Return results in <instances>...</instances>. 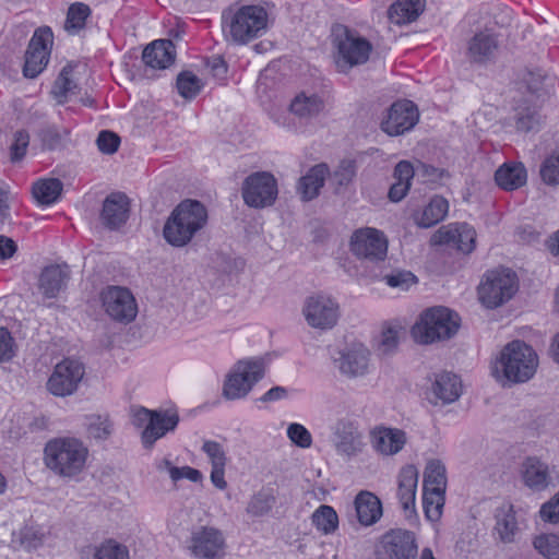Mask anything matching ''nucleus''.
I'll return each mask as SVG.
<instances>
[{
  "label": "nucleus",
  "mask_w": 559,
  "mask_h": 559,
  "mask_svg": "<svg viewBox=\"0 0 559 559\" xmlns=\"http://www.w3.org/2000/svg\"><path fill=\"white\" fill-rule=\"evenodd\" d=\"M334 44L337 48L336 66L340 71L365 63L372 50L371 44L345 26L334 31Z\"/></svg>",
  "instance_id": "7"
},
{
  "label": "nucleus",
  "mask_w": 559,
  "mask_h": 559,
  "mask_svg": "<svg viewBox=\"0 0 559 559\" xmlns=\"http://www.w3.org/2000/svg\"><path fill=\"white\" fill-rule=\"evenodd\" d=\"M514 122L518 131L527 133L538 131L543 119L538 108L524 100L515 108Z\"/></svg>",
  "instance_id": "34"
},
{
  "label": "nucleus",
  "mask_w": 559,
  "mask_h": 559,
  "mask_svg": "<svg viewBox=\"0 0 559 559\" xmlns=\"http://www.w3.org/2000/svg\"><path fill=\"white\" fill-rule=\"evenodd\" d=\"M287 437L299 448L308 449L312 444L311 433L300 424H290L287 428Z\"/></svg>",
  "instance_id": "54"
},
{
  "label": "nucleus",
  "mask_w": 559,
  "mask_h": 559,
  "mask_svg": "<svg viewBox=\"0 0 559 559\" xmlns=\"http://www.w3.org/2000/svg\"><path fill=\"white\" fill-rule=\"evenodd\" d=\"M91 15V9L87 4L75 2L70 5L66 20V29L72 34L84 28L86 19Z\"/></svg>",
  "instance_id": "48"
},
{
  "label": "nucleus",
  "mask_w": 559,
  "mask_h": 559,
  "mask_svg": "<svg viewBox=\"0 0 559 559\" xmlns=\"http://www.w3.org/2000/svg\"><path fill=\"white\" fill-rule=\"evenodd\" d=\"M265 365L260 358L237 361L226 374L222 396L227 401L245 399L264 377Z\"/></svg>",
  "instance_id": "6"
},
{
  "label": "nucleus",
  "mask_w": 559,
  "mask_h": 559,
  "mask_svg": "<svg viewBox=\"0 0 559 559\" xmlns=\"http://www.w3.org/2000/svg\"><path fill=\"white\" fill-rule=\"evenodd\" d=\"M29 144V134L25 130H17L13 134V141L10 145V159L13 163L20 162L26 154Z\"/></svg>",
  "instance_id": "53"
},
{
  "label": "nucleus",
  "mask_w": 559,
  "mask_h": 559,
  "mask_svg": "<svg viewBox=\"0 0 559 559\" xmlns=\"http://www.w3.org/2000/svg\"><path fill=\"white\" fill-rule=\"evenodd\" d=\"M350 250L358 258L370 261L383 260L388 252V240L384 234L376 228H360L350 238Z\"/></svg>",
  "instance_id": "16"
},
{
  "label": "nucleus",
  "mask_w": 559,
  "mask_h": 559,
  "mask_svg": "<svg viewBox=\"0 0 559 559\" xmlns=\"http://www.w3.org/2000/svg\"><path fill=\"white\" fill-rule=\"evenodd\" d=\"M334 361L342 374L348 378L362 377L369 369L370 352L362 344H352L340 350Z\"/></svg>",
  "instance_id": "19"
},
{
  "label": "nucleus",
  "mask_w": 559,
  "mask_h": 559,
  "mask_svg": "<svg viewBox=\"0 0 559 559\" xmlns=\"http://www.w3.org/2000/svg\"><path fill=\"white\" fill-rule=\"evenodd\" d=\"M539 513L546 522L554 524L559 522V490L551 500L543 504Z\"/></svg>",
  "instance_id": "60"
},
{
  "label": "nucleus",
  "mask_w": 559,
  "mask_h": 559,
  "mask_svg": "<svg viewBox=\"0 0 559 559\" xmlns=\"http://www.w3.org/2000/svg\"><path fill=\"white\" fill-rule=\"evenodd\" d=\"M202 450L211 460L212 467L226 465V455L223 447L216 441H205L202 445Z\"/></svg>",
  "instance_id": "57"
},
{
  "label": "nucleus",
  "mask_w": 559,
  "mask_h": 559,
  "mask_svg": "<svg viewBox=\"0 0 559 559\" xmlns=\"http://www.w3.org/2000/svg\"><path fill=\"white\" fill-rule=\"evenodd\" d=\"M102 306L105 313L114 321L128 324L138 314V304L127 287L108 286L100 293Z\"/></svg>",
  "instance_id": "11"
},
{
  "label": "nucleus",
  "mask_w": 559,
  "mask_h": 559,
  "mask_svg": "<svg viewBox=\"0 0 559 559\" xmlns=\"http://www.w3.org/2000/svg\"><path fill=\"white\" fill-rule=\"evenodd\" d=\"M540 177L547 185L559 183V152L549 155L540 166Z\"/></svg>",
  "instance_id": "52"
},
{
  "label": "nucleus",
  "mask_w": 559,
  "mask_h": 559,
  "mask_svg": "<svg viewBox=\"0 0 559 559\" xmlns=\"http://www.w3.org/2000/svg\"><path fill=\"white\" fill-rule=\"evenodd\" d=\"M14 341L5 328H0V361H8L14 355Z\"/></svg>",
  "instance_id": "61"
},
{
  "label": "nucleus",
  "mask_w": 559,
  "mask_h": 559,
  "mask_svg": "<svg viewBox=\"0 0 559 559\" xmlns=\"http://www.w3.org/2000/svg\"><path fill=\"white\" fill-rule=\"evenodd\" d=\"M386 284L391 287L407 289L409 285L416 282V276L406 271L389 274L384 277Z\"/></svg>",
  "instance_id": "58"
},
{
  "label": "nucleus",
  "mask_w": 559,
  "mask_h": 559,
  "mask_svg": "<svg viewBox=\"0 0 559 559\" xmlns=\"http://www.w3.org/2000/svg\"><path fill=\"white\" fill-rule=\"evenodd\" d=\"M324 109V100L317 94H298L290 103V111L300 119H311Z\"/></svg>",
  "instance_id": "33"
},
{
  "label": "nucleus",
  "mask_w": 559,
  "mask_h": 559,
  "mask_svg": "<svg viewBox=\"0 0 559 559\" xmlns=\"http://www.w3.org/2000/svg\"><path fill=\"white\" fill-rule=\"evenodd\" d=\"M96 144L102 153L114 154L119 147L120 138L112 131L103 130L97 136Z\"/></svg>",
  "instance_id": "55"
},
{
  "label": "nucleus",
  "mask_w": 559,
  "mask_h": 559,
  "mask_svg": "<svg viewBox=\"0 0 559 559\" xmlns=\"http://www.w3.org/2000/svg\"><path fill=\"white\" fill-rule=\"evenodd\" d=\"M225 540L222 533L213 527H201L190 537L189 549L199 559H222Z\"/></svg>",
  "instance_id": "17"
},
{
  "label": "nucleus",
  "mask_w": 559,
  "mask_h": 559,
  "mask_svg": "<svg viewBox=\"0 0 559 559\" xmlns=\"http://www.w3.org/2000/svg\"><path fill=\"white\" fill-rule=\"evenodd\" d=\"M176 59V48L170 39H157L145 47L142 60L146 68L164 70Z\"/></svg>",
  "instance_id": "25"
},
{
  "label": "nucleus",
  "mask_w": 559,
  "mask_h": 559,
  "mask_svg": "<svg viewBox=\"0 0 559 559\" xmlns=\"http://www.w3.org/2000/svg\"><path fill=\"white\" fill-rule=\"evenodd\" d=\"M355 514L364 526L378 522L382 515V504L379 498L367 490L360 491L354 500Z\"/></svg>",
  "instance_id": "27"
},
{
  "label": "nucleus",
  "mask_w": 559,
  "mask_h": 559,
  "mask_svg": "<svg viewBox=\"0 0 559 559\" xmlns=\"http://www.w3.org/2000/svg\"><path fill=\"white\" fill-rule=\"evenodd\" d=\"M176 86L181 97L192 99L201 92L203 84L193 72L182 71L177 76Z\"/></svg>",
  "instance_id": "47"
},
{
  "label": "nucleus",
  "mask_w": 559,
  "mask_h": 559,
  "mask_svg": "<svg viewBox=\"0 0 559 559\" xmlns=\"http://www.w3.org/2000/svg\"><path fill=\"white\" fill-rule=\"evenodd\" d=\"M424 488L443 490L447 489V469L438 460L430 461L424 473Z\"/></svg>",
  "instance_id": "42"
},
{
  "label": "nucleus",
  "mask_w": 559,
  "mask_h": 559,
  "mask_svg": "<svg viewBox=\"0 0 559 559\" xmlns=\"http://www.w3.org/2000/svg\"><path fill=\"white\" fill-rule=\"evenodd\" d=\"M406 433L397 428L376 427L370 432L372 448L382 455L399 453L406 443Z\"/></svg>",
  "instance_id": "23"
},
{
  "label": "nucleus",
  "mask_w": 559,
  "mask_h": 559,
  "mask_svg": "<svg viewBox=\"0 0 559 559\" xmlns=\"http://www.w3.org/2000/svg\"><path fill=\"white\" fill-rule=\"evenodd\" d=\"M448 210V201L440 195H435L421 212L414 214V221L419 227L429 228L440 223Z\"/></svg>",
  "instance_id": "31"
},
{
  "label": "nucleus",
  "mask_w": 559,
  "mask_h": 559,
  "mask_svg": "<svg viewBox=\"0 0 559 559\" xmlns=\"http://www.w3.org/2000/svg\"><path fill=\"white\" fill-rule=\"evenodd\" d=\"M72 68L66 66L53 83L51 93L59 104L67 102L68 97L75 94L78 88L76 83L70 76Z\"/></svg>",
  "instance_id": "45"
},
{
  "label": "nucleus",
  "mask_w": 559,
  "mask_h": 559,
  "mask_svg": "<svg viewBox=\"0 0 559 559\" xmlns=\"http://www.w3.org/2000/svg\"><path fill=\"white\" fill-rule=\"evenodd\" d=\"M498 48L496 37L489 33H477L471 39L468 46L469 57L476 62L489 59Z\"/></svg>",
  "instance_id": "38"
},
{
  "label": "nucleus",
  "mask_w": 559,
  "mask_h": 559,
  "mask_svg": "<svg viewBox=\"0 0 559 559\" xmlns=\"http://www.w3.org/2000/svg\"><path fill=\"white\" fill-rule=\"evenodd\" d=\"M224 33L228 40L243 45L265 33L267 12L261 5L243 4L223 15Z\"/></svg>",
  "instance_id": "3"
},
{
  "label": "nucleus",
  "mask_w": 559,
  "mask_h": 559,
  "mask_svg": "<svg viewBox=\"0 0 559 559\" xmlns=\"http://www.w3.org/2000/svg\"><path fill=\"white\" fill-rule=\"evenodd\" d=\"M424 11V0H397L389 9L390 19L396 24L415 21Z\"/></svg>",
  "instance_id": "36"
},
{
  "label": "nucleus",
  "mask_w": 559,
  "mask_h": 559,
  "mask_svg": "<svg viewBox=\"0 0 559 559\" xmlns=\"http://www.w3.org/2000/svg\"><path fill=\"white\" fill-rule=\"evenodd\" d=\"M418 484V471L414 465L401 468L397 476V498L405 512L415 511V497Z\"/></svg>",
  "instance_id": "26"
},
{
  "label": "nucleus",
  "mask_w": 559,
  "mask_h": 559,
  "mask_svg": "<svg viewBox=\"0 0 559 559\" xmlns=\"http://www.w3.org/2000/svg\"><path fill=\"white\" fill-rule=\"evenodd\" d=\"M415 176V170L409 162L402 160L397 163L394 168V178L396 182L393 183L389 190V199L393 202L401 201L411 188V180Z\"/></svg>",
  "instance_id": "35"
},
{
  "label": "nucleus",
  "mask_w": 559,
  "mask_h": 559,
  "mask_svg": "<svg viewBox=\"0 0 559 559\" xmlns=\"http://www.w3.org/2000/svg\"><path fill=\"white\" fill-rule=\"evenodd\" d=\"M92 559H130L127 546L115 539H106L93 547Z\"/></svg>",
  "instance_id": "46"
},
{
  "label": "nucleus",
  "mask_w": 559,
  "mask_h": 559,
  "mask_svg": "<svg viewBox=\"0 0 559 559\" xmlns=\"http://www.w3.org/2000/svg\"><path fill=\"white\" fill-rule=\"evenodd\" d=\"M418 120L419 111L412 100H397L388 109L381 130L390 136H397L412 130Z\"/></svg>",
  "instance_id": "15"
},
{
  "label": "nucleus",
  "mask_w": 559,
  "mask_h": 559,
  "mask_svg": "<svg viewBox=\"0 0 559 559\" xmlns=\"http://www.w3.org/2000/svg\"><path fill=\"white\" fill-rule=\"evenodd\" d=\"M302 314L311 328L330 330L340 318V305L329 295L314 294L305 299Z\"/></svg>",
  "instance_id": "12"
},
{
  "label": "nucleus",
  "mask_w": 559,
  "mask_h": 559,
  "mask_svg": "<svg viewBox=\"0 0 559 559\" xmlns=\"http://www.w3.org/2000/svg\"><path fill=\"white\" fill-rule=\"evenodd\" d=\"M333 442L336 452L347 457L358 455L365 447L364 437L357 424L346 418L338 419L335 423Z\"/></svg>",
  "instance_id": "18"
},
{
  "label": "nucleus",
  "mask_w": 559,
  "mask_h": 559,
  "mask_svg": "<svg viewBox=\"0 0 559 559\" xmlns=\"http://www.w3.org/2000/svg\"><path fill=\"white\" fill-rule=\"evenodd\" d=\"M459 314L447 307L426 310L412 328V336L419 344H431L453 337L460 329Z\"/></svg>",
  "instance_id": "4"
},
{
  "label": "nucleus",
  "mask_w": 559,
  "mask_h": 559,
  "mask_svg": "<svg viewBox=\"0 0 559 559\" xmlns=\"http://www.w3.org/2000/svg\"><path fill=\"white\" fill-rule=\"evenodd\" d=\"M518 289L515 273L510 270H493L485 275L478 287L480 301L490 309H495L509 301Z\"/></svg>",
  "instance_id": "8"
},
{
  "label": "nucleus",
  "mask_w": 559,
  "mask_h": 559,
  "mask_svg": "<svg viewBox=\"0 0 559 559\" xmlns=\"http://www.w3.org/2000/svg\"><path fill=\"white\" fill-rule=\"evenodd\" d=\"M499 365L508 381L523 383L534 377L538 357L530 345L516 340L504 346L500 354Z\"/></svg>",
  "instance_id": "5"
},
{
  "label": "nucleus",
  "mask_w": 559,
  "mask_h": 559,
  "mask_svg": "<svg viewBox=\"0 0 559 559\" xmlns=\"http://www.w3.org/2000/svg\"><path fill=\"white\" fill-rule=\"evenodd\" d=\"M275 502L276 498L272 490L263 488L250 498L246 508V512L251 518H261L271 512Z\"/></svg>",
  "instance_id": "41"
},
{
  "label": "nucleus",
  "mask_w": 559,
  "mask_h": 559,
  "mask_svg": "<svg viewBox=\"0 0 559 559\" xmlns=\"http://www.w3.org/2000/svg\"><path fill=\"white\" fill-rule=\"evenodd\" d=\"M527 174L523 164H503L495 173V180L504 190H515L526 182Z\"/></svg>",
  "instance_id": "32"
},
{
  "label": "nucleus",
  "mask_w": 559,
  "mask_h": 559,
  "mask_svg": "<svg viewBox=\"0 0 559 559\" xmlns=\"http://www.w3.org/2000/svg\"><path fill=\"white\" fill-rule=\"evenodd\" d=\"M399 345V331L393 328H388L382 331L381 338L378 344V350L382 355L392 354Z\"/></svg>",
  "instance_id": "56"
},
{
  "label": "nucleus",
  "mask_w": 559,
  "mask_h": 559,
  "mask_svg": "<svg viewBox=\"0 0 559 559\" xmlns=\"http://www.w3.org/2000/svg\"><path fill=\"white\" fill-rule=\"evenodd\" d=\"M440 242L454 243L463 253H469L475 248V230L467 224H462L454 230L439 231Z\"/></svg>",
  "instance_id": "37"
},
{
  "label": "nucleus",
  "mask_w": 559,
  "mask_h": 559,
  "mask_svg": "<svg viewBox=\"0 0 559 559\" xmlns=\"http://www.w3.org/2000/svg\"><path fill=\"white\" fill-rule=\"evenodd\" d=\"M355 177V165L352 162H343L334 173V179L338 186L348 185Z\"/></svg>",
  "instance_id": "63"
},
{
  "label": "nucleus",
  "mask_w": 559,
  "mask_h": 559,
  "mask_svg": "<svg viewBox=\"0 0 559 559\" xmlns=\"http://www.w3.org/2000/svg\"><path fill=\"white\" fill-rule=\"evenodd\" d=\"M53 43L50 27H40L35 31L25 52L23 74L25 78H36L47 66Z\"/></svg>",
  "instance_id": "14"
},
{
  "label": "nucleus",
  "mask_w": 559,
  "mask_h": 559,
  "mask_svg": "<svg viewBox=\"0 0 559 559\" xmlns=\"http://www.w3.org/2000/svg\"><path fill=\"white\" fill-rule=\"evenodd\" d=\"M277 182L267 171H257L249 175L241 188L243 202L254 209L271 206L277 198Z\"/></svg>",
  "instance_id": "10"
},
{
  "label": "nucleus",
  "mask_w": 559,
  "mask_h": 559,
  "mask_svg": "<svg viewBox=\"0 0 559 559\" xmlns=\"http://www.w3.org/2000/svg\"><path fill=\"white\" fill-rule=\"evenodd\" d=\"M444 495L445 491L443 490L424 488L423 506L425 515L429 521L436 522L441 518L445 500Z\"/></svg>",
  "instance_id": "43"
},
{
  "label": "nucleus",
  "mask_w": 559,
  "mask_h": 559,
  "mask_svg": "<svg viewBox=\"0 0 559 559\" xmlns=\"http://www.w3.org/2000/svg\"><path fill=\"white\" fill-rule=\"evenodd\" d=\"M418 545L415 533L405 528H392L379 539L377 559H416Z\"/></svg>",
  "instance_id": "9"
},
{
  "label": "nucleus",
  "mask_w": 559,
  "mask_h": 559,
  "mask_svg": "<svg viewBox=\"0 0 559 559\" xmlns=\"http://www.w3.org/2000/svg\"><path fill=\"white\" fill-rule=\"evenodd\" d=\"M46 538V531L37 524H25L17 532L12 534V543L17 544L26 550H33L40 547Z\"/></svg>",
  "instance_id": "39"
},
{
  "label": "nucleus",
  "mask_w": 559,
  "mask_h": 559,
  "mask_svg": "<svg viewBox=\"0 0 559 559\" xmlns=\"http://www.w3.org/2000/svg\"><path fill=\"white\" fill-rule=\"evenodd\" d=\"M87 431L91 437L105 440L112 432V424L107 416L94 415L90 417Z\"/></svg>",
  "instance_id": "51"
},
{
  "label": "nucleus",
  "mask_w": 559,
  "mask_h": 559,
  "mask_svg": "<svg viewBox=\"0 0 559 559\" xmlns=\"http://www.w3.org/2000/svg\"><path fill=\"white\" fill-rule=\"evenodd\" d=\"M207 221V209L203 203L198 200H183L165 222L163 236L170 246L182 248L206 226Z\"/></svg>",
  "instance_id": "1"
},
{
  "label": "nucleus",
  "mask_w": 559,
  "mask_h": 559,
  "mask_svg": "<svg viewBox=\"0 0 559 559\" xmlns=\"http://www.w3.org/2000/svg\"><path fill=\"white\" fill-rule=\"evenodd\" d=\"M206 67L218 81L226 79L228 66L222 56H213L206 60Z\"/></svg>",
  "instance_id": "62"
},
{
  "label": "nucleus",
  "mask_w": 559,
  "mask_h": 559,
  "mask_svg": "<svg viewBox=\"0 0 559 559\" xmlns=\"http://www.w3.org/2000/svg\"><path fill=\"white\" fill-rule=\"evenodd\" d=\"M414 170L416 176L421 177L425 181L429 182H437L445 175L444 169L437 168L425 163H418Z\"/></svg>",
  "instance_id": "59"
},
{
  "label": "nucleus",
  "mask_w": 559,
  "mask_h": 559,
  "mask_svg": "<svg viewBox=\"0 0 559 559\" xmlns=\"http://www.w3.org/2000/svg\"><path fill=\"white\" fill-rule=\"evenodd\" d=\"M63 189V183L57 178L40 179L33 185L34 199L41 205L55 203Z\"/></svg>",
  "instance_id": "40"
},
{
  "label": "nucleus",
  "mask_w": 559,
  "mask_h": 559,
  "mask_svg": "<svg viewBox=\"0 0 559 559\" xmlns=\"http://www.w3.org/2000/svg\"><path fill=\"white\" fill-rule=\"evenodd\" d=\"M534 548L547 559H559V535L540 534L533 540Z\"/></svg>",
  "instance_id": "49"
},
{
  "label": "nucleus",
  "mask_w": 559,
  "mask_h": 559,
  "mask_svg": "<svg viewBox=\"0 0 559 559\" xmlns=\"http://www.w3.org/2000/svg\"><path fill=\"white\" fill-rule=\"evenodd\" d=\"M46 466L60 477L79 475L87 459L88 450L75 438H55L45 445Z\"/></svg>",
  "instance_id": "2"
},
{
  "label": "nucleus",
  "mask_w": 559,
  "mask_h": 559,
  "mask_svg": "<svg viewBox=\"0 0 559 559\" xmlns=\"http://www.w3.org/2000/svg\"><path fill=\"white\" fill-rule=\"evenodd\" d=\"M68 135L69 130L67 128H58L57 126H47L39 133L43 146L50 151L61 147Z\"/></svg>",
  "instance_id": "50"
},
{
  "label": "nucleus",
  "mask_w": 559,
  "mask_h": 559,
  "mask_svg": "<svg viewBox=\"0 0 559 559\" xmlns=\"http://www.w3.org/2000/svg\"><path fill=\"white\" fill-rule=\"evenodd\" d=\"M70 280L68 265L51 264L46 266L38 280V289L45 298H56L67 287Z\"/></svg>",
  "instance_id": "24"
},
{
  "label": "nucleus",
  "mask_w": 559,
  "mask_h": 559,
  "mask_svg": "<svg viewBox=\"0 0 559 559\" xmlns=\"http://www.w3.org/2000/svg\"><path fill=\"white\" fill-rule=\"evenodd\" d=\"M493 532L498 535L499 540L503 544L513 543L519 531L513 504L504 503L497 508Z\"/></svg>",
  "instance_id": "29"
},
{
  "label": "nucleus",
  "mask_w": 559,
  "mask_h": 559,
  "mask_svg": "<svg viewBox=\"0 0 559 559\" xmlns=\"http://www.w3.org/2000/svg\"><path fill=\"white\" fill-rule=\"evenodd\" d=\"M129 199L122 192L109 194L103 203L100 221L105 227L115 230L126 224L129 215Z\"/></svg>",
  "instance_id": "22"
},
{
  "label": "nucleus",
  "mask_w": 559,
  "mask_h": 559,
  "mask_svg": "<svg viewBox=\"0 0 559 559\" xmlns=\"http://www.w3.org/2000/svg\"><path fill=\"white\" fill-rule=\"evenodd\" d=\"M178 423L179 415L176 409L154 411L152 421L142 431L143 445L152 448L156 440L175 430Z\"/></svg>",
  "instance_id": "20"
},
{
  "label": "nucleus",
  "mask_w": 559,
  "mask_h": 559,
  "mask_svg": "<svg viewBox=\"0 0 559 559\" xmlns=\"http://www.w3.org/2000/svg\"><path fill=\"white\" fill-rule=\"evenodd\" d=\"M311 519L313 525L325 535L334 533L338 526L337 513L328 504L320 506L312 513Z\"/></svg>",
  "instance_id": "44"
},
{
  "label": "nucleus",
  "mask_w": 559,
  "mask_h": 559,
  "mask_svg": "<svg viewBox=\"0 0 559 559\" xmlns=\"http://www.w3.org/2000/svg\"><path fill=\"white\" fill-rule=\"evenodd\" d=\"M328 171L326 165L319 164L310 168V170L299 179L298 192L304 201H310L319 195Z\"/></svg>",
  "instance_id": "30"
},
{
  "label": "nucleus",
  "mask_w": 559,
  "mask_h": 559,
  "mask_svg": "<svg viewBox=\"0 0 559 559\" xmlns=\"http://www.w3.org/2000/svg\"><path fill=\"white\" fill-rule=\"evenodd\" d=\"M462 393L459 377L452 372L443 371L435 374L428 400L431 404H450L456 401Z\"/></svg>",
  "instance_id": "21"
},
{
  "label": "nucleus",
  "mask_w": 559,
  "mask_h": 559,
  "mask_svg": "<svg viewBox=\"0 0 559 559\" xmlns=\"http://www.w3.org/2000/svg\"><path fill=\"white\" fill-rule=\"evenodd\" d=\"M16 249V243L11 238L0 236V260L11 258L15 253Z\"/></svg>",
  "instance_id": "64"
},
{
  "label": "nucleus",
  "mask_w": 559,
  "mask_h": 559,
  "mask_svg": "<svg viewBox=\"0 0 559 559\" xmlns=\"http://www.w3.org/2000/svg\"><path fill=\"white\" fill-rule=\"evenodd\" d=\"M522 478L524 484L533 490H544L551 483L547 464L537 457H527L522 464Z\"/></svg>",
  "instance_id": "28"
},
{
  "label": "nucleus",
  "mask_w": 559,
  "mask_h": 559,
  "mask_svg": "<svg viewBox=\"0 0 559 559\" xmlns=\"http://www.w3.org/2000/svg\"><path fill=\"white\" fill-rule=\"evenodd\" d=\"M85 374L84 365L73 358H64L55 366L47 381V390L55 396H69L75 393Z\"/></svg>",
  "instance_id": "13"
}]
</instances>
